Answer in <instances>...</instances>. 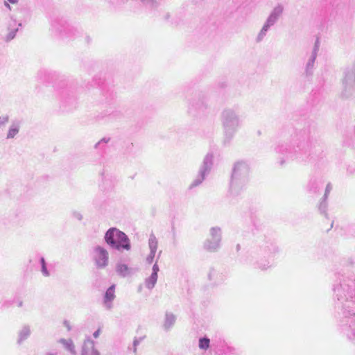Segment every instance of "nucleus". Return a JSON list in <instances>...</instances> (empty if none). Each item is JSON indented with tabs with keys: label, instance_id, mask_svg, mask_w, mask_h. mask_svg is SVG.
Wrapping results in <instances>:
<instances>
[{
	"label": "nucleus",
	"instance_id": "16",
	"mask_svg": "<svg viewBox=\"0 0 355 355\" xmlns=\"http://www.w3.org/2000/svg\"><path fill=\"white\" fill-rule=\"evenodd\" d=\"M110 141V138H103L101 139L96 145H95V148H97L98 146L101 144V143H108Z\"/></svg>",
	"mask_w": 355,
	"mask_h": 355
},
{
	"label": "nucleus",
	"instance_id": "20",
	"mask_svg": "<svg viewBox=\"0 0 355 355\" xmlns=\"http://www.w3.org/2000/svg\"><path fill=\"white\" fill-rule=\"evenodd\" d=\"M64 326L67 328L68 330L71 329V327H70V325H69V322L68 321H64Z\"/></svg>",
	"mask_w": 355,
	"mask_h": 355
},
{
	"label": "nucleus",
	"instance_id": "13",
	"mask_svg": "<svg viewBox=\"0 0 355 355\" xmlns=\"http://www.w3.org/2000/svg\"><path fill=\"white\" fill-rule=\"evenodd\" d=\"M17 31H18V28L13 29V30H10L9 31V33H8V35H6V41H10L12 39H14Z\"/></svg>",
	"mask_w": 355,
	"mask_h": 355
},
{
	"label": "nucleus",
	"instance_id": "14",
	"mask_svg": "<svg viewBox=\"0 0 355 355\" xmlns=\"http://www.w3.org/2000/svg\"><path fill=\"white\" fill-rule=\"evenodd\" d=\"M8 120H9V116L7 115L4 116L3 117L0 116V126L6 123L8 121Z\"/></svg>",
	"mask_w": 355,
	"mask_h": 355
},
{
	"label": "nucleus",
	"instance_id": "22",
	"mask_svg": "<svg viewBox=\"0 0 355 355\" xmlns=\"http://www.w3.org/2000/svg\"><path fill=\"white\" fill-rule=\"evenodd\" d=\"M23 306V302L21 301H20L19 303H18V306L19 307H21Z\"/></svg>",
	"mask_w": 355,
	"mask_h": 355
},
{
	"label": "nucleus",
	"instance_id": "8",
	"mask_svg": "<svg viewBox=\"0 0 355 355\" xmlns=\"http://www.w3.org/2000/svg\"><path fill=\"white\" fill-rule=\"evenodd\" d=\"M31 331L29 326L24 325L22 327L18 333L17 343L21 344L22 342L26 340L31 335Z\"/></svg>",
	"mask_w": 355,
	"mask_h": 355
},
{
	"label": "nucleus",
	"instance_id": "12",
	"mask_svg": "<svg viewBox=\"0 0 355 355\" xmlns=\"http://www.w3.org/2000/svg\"><path fill=\"white\" fill-rule=\"evenodd\" d=\"M40 262L42 265V272L43 275H44L45 277L49 276V272L47 270L44 259L41 258Z\"/></svg>",
	"mask_w": 355,
	"mask_h": 355
},
{
	"label": "nucleus",
	"instance_id": "3",
	"mask_svg": "<svg viewBox=\"0 0 355 355\" xmlns=\"http://www.w3.org/2000/svg\"><path fill=\"white\" fill-rule=\"evenodd\" d=\"M81 355H100L99 352L95 348L94 342L90 338L85 340L82 347Z\"/></svg>",
	"mask_w": 355,
	"mask_h": 355
},
{
	"label": "nucleus",
	"instance_id": "21",
	"mask_svg": "<svg viewBox=\"0 0 355 355\" xmlns=\"http://www.w3.org/2000/svg\"><path fill=\"white\" fill-rule=\"evenodd\" d=\"M11 3H16L18 2V0H8Z\"/></svg>",
	"mask_w": 355,
	"mask_h": 355
},
{
	"label": "nucleus",
	"instance_id": "4",
	"mask_svg": "<svg viewBox=\"0 0 355 355\" xmlns=\"http://www.w3.org/2000/svg\"><path fill=\"white\" fill-rule=\"evenodd\" d=\"M115 298V285H112L106 291L103 297V305L107 310H110L113 305L112 302Z\"/></svg>",
	"mask_w": 355,
	"mask_h": 355
},
{
	"label": "nucleus",
	"instance_id": "10",
	"mask_svg": "<svg viewBox=\"0 0 355 355\" xmlns=\"http://www.w3.org/2000/svg\"><path fill=\"white\" fill-rule=\"evenodd\" d=\"M152 270L151 275L145 280V286L150 290L153 289L155 285V263L153 266Z\"/></svg>",
	"mask_w": 355,
	"mask_h": 355
},
{
	"label": "nucleus",
	"instance_id": "11",
	"mask_svg": "<svg viewBox=\"0 0 355 355\" xmlns=\"http://www.w3.org/2000/svg\"><path fill=\"white\" fill-rule=\"evenodd\" d=\"M199 347L202 349H207L209 347V339L207 338L200 339Z\"/></svg>",
	"mask_w": 355,
	"mask_h": 355
},
{
	"label": "nucleus",
	"instance_id": "19",
	"mask_svg": "<svg viewBox=\"0 0 355 355\" xmlns=\"http://www.w3.org/2000/svg\"><path fill=\"white\" fill-rule=\"evenodd\" d=\"M101 329H98L96 331L94 332L93 334V336L95 338H98V336H100V334H101Z\"/></svg>",
	"mask_w": 355,
	"mask_h": 355
},
{
	"label": "nucleus",
	"instance_id": "5",
	"mask_svg": "<svg viewBox=\"0 0 355 355\" xmlns=\"http://www.w3.org/2000/svg\"><path fill=\"white\" fill-rule=\"evenodd\" d=\"M116 272L119 275L125 277L132 275L133 269L128 267L127 264L119 262L116 265Z\"/></svg>",
	"mask_w": 355,
	"mask_h": 355
},
{
	"label": "nucleus",
	"instance_id": "18",
	"mask_svg": "<svg viewBox=\"0 0 355 355\" xmlns=\"http://www.w3.org/2000/svg\"><path fill=\"white\" fill-rule=\"evenodd\" d=\"M146 5H153V0H141Z\"/></svg>",
	"mask_w": 355,
	"mask_h": 355
},
{
	"label": "nucleus",
	"instance_id": "23",
	"mask_svg": "<svg viewBox=\"0 0 355 355\" xmlns=\"http://www.w3.org/2000/svg\"><path fill=\"white\" fill-rule=\"evenodd\" d=\"M46 355H55V354H54L53 353H47Z\"/></svg>",
	"mask_w": 355,
	"mask_h": 355
},
{
	"label": "nucleus",
	"instance_id": "2",
	"mask_svg": "<svg viewBox=\"0 0 355 355\" xmlns=\"http://www.w3.org/2000/svg\"><path fill=\"white\" fill-rule=\"evenodd\" d=\"M92 259L97 268H104L108 265L109 253L105 248L96 245L92 250Z\"/></svg>",
	"mask_w": 355,
	"mask_h": 355
},
{
	"label": "nucleus",
	"instance_id": "7",
	"mask_svg": "<svg viewBox=\"0 0 355 355\" xmlns=\"http://www.w3.org/2000/svg\"><path fill=\"white\" fill-rule=\"evenodd\" d=\"M149 248L150 252L145 259V264L148 266L153 263L155 256V243L152 237L149 239Z\"/></svg>",
	"mask_w": 355,
	"mask_h": 355
},
{
	"label": "nucleus",
	"instance_id": "6",
	"mask_svg": "<svg viewBox=\"0 0 355 355\" xmlns=\"http://www.w3.org/2000/svg\"><path fill=\"white\" fill-rule=\"evenodd\" d=\"M21 123L19 121H14L11 123L6 135L8 139L14 138L19 132Z\"/></svg>",
	"mask_w": 355,
	"mask_h": 355
},
{
	"label": "nucleus",
	"instance_id": "9",
	"mask_svg": "<svg viewBox=\"0 0 355 355\" xmlns=\"http://www.w3.org/2000/svg\"><path fill=\"white\" fill-rule=\"evenodd\" d=\"M59 343H61L64 346L65 349L69 352L71 355L77 354V352L75 349V345L71 339L62 338L59 340Z\"/></svg>",
	"mask_w": 355,
	"mask_h": 355
},
{
	"label": "nucleus",
	"instance_id": "1",
	"mask_svg": "<svg viewBox=\"0 0 355 355\" xmlns=\"http://www.w3.org/2000/svg\"><path fill=\"white\" fill-rule=\"evenodd\" d=\"M105 241L112 248L119 251H129L131 249L130 241L128 236L114 227L107 231L105 235Z\"/></svg>",
	"mask_w": 355,
	"mask_h": 355
},
{
	"label": "nucleus",
	"instance_id": "17",
	"mask_svg": "<svg viewBox=\"0 0 355 355\" xmlns=\"http://www.w3.org/2000/svg\"><path fill=\"white\" fill-rule=\"evenodd\" d=\"M73 215L74 218H76L78 220H81L83 219V216L79 212H74L73 214Z\"/></svg>",
	"mask_w": 355,
	"mask_h": 355
},
{
	"label": "nucleus",
	"instance_id": "15",
	"mask_svg": "<svg viewBox=\"0 0 355 355\" xmlns=\"http://www.w3.org/2000/svg\"><path fill=\"white\" fill-rule=\"evenodd\" d=\"M141 340V338L135 339V340L133 342V352L134 353H136V352H137V346L139 344Z\"/></svg>",
	"mask_w": 355,
	"mask_h": 355
}]
</instances>
